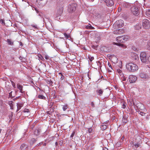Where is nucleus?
I'll return each mask as SVG.
<instances>
[{
  "label": "nucleus",
  "instance_id": "nucleus-1",
  "mask_svg": "<svg viewBox=\"0 0 150 150\" xmlns=\"http://www.w3.org/2000/svg\"><path fill=\"white\" fill-rule=\"evenodd\" d=\"M126 66L127 70L130 72H134L138 69V67L137 65L132 62L127 64Z\"/></svg>",
  "mask_w": 150,
  "mask_h": 150
},
{
  "label": "nucleus",
  "instance_id": "nucleus-2",
  "mask_svg": "<svg viewBox=\"0 0 150 150\" xmlns=\"http://www.w3.org/2000/svg\"><path fill=\"white\" fill-rule=\"evenodd\" d=\"M116 41L117 42H113V44L119 46L123 48H126V47L122 43H124L127 40L128 38H117Z\"/></svg>",
  "mask_w": 150,
  "mask_h": 150
},
{
  "label": "nucleus",
  "instance_id": "nucleus-3",
  "mask_svg": "<svg viewBox=\"0 0 150 150\" xmlns=\"http://www.w3.org/2000/svg\"><path fill=\"white\" fill-rule=\"evenodd\" d=\"M77 4L75 3L70 4L68 6V11L69 13H71L75 11Z\"/></svg>",
  "mask_w": 150,
  "mask_h": 150
},
{
  "label": "nucleus",
  "instance_id": "nucleus-4",
  "mask_svg": "<svg viewBox=\"0 0 150 150\" xmlns=\"http://www.w3.org/2000/svg\"><path fill=\"white\" fill-rule=\"evenodd\" d=\"M104 34H105L103 33L97 32L95 31L92 32L90 34L91 37L95 38H98L99 37H100L105 36V35H104Z\"/></svg>",
  "mask_w": 150,
  "mask_h": 150
},
{
  "label": "nucleus",
  "instance_id": "nucleus-5",
  "mask_svg": "<svg viewBox=\"0 0 150 150\" xmlns=\"http://www.w3.org/2000/svg\"><path fill=\"white\" fill-rule=\"evenodd\" d=\"M63 11V7L61 6L59 7L58 9L57 12L56 14V19L57 20H59L60 18V17L61 16L62 14Z\"/></svg>",
  "mask_w": 150,
  "mask_h": 150
},
{
  "label": "nucleus",
  "instance_id": "nucleus-6",
  "mask_svg": "<svg viewBox=\"0 0 150 150\" xmlns=\"http://www.w3.org/2000/svg\"><path fill=\"white\" fill-rule=\"evenodd\" d=\"M139 8L135 6H132L131 8V11L134 15L138 16L139 14Z\"/></svg>",
  "mask_w": 150,
  "mask_h": 150
},
{
  "label": "nucleus",
  "instance_id": "nucleus-7",
  "mask_svg": "<svg viewBox=\"0 0 150 150\" xmlns=\"http://www.w3.org/2000/svg\"><path fill=\"white\" fill-rule=\"evenodd\" d=\"M142 26L145 29H148L150 27V22L146 19H144L142 21Z\"/></svg>",
  "mask_w": 150,
  "mask_h": 150
},
{
  "label": "nucleus",
  "instance_id": "nucleus-8",
  "mask_svg": "<svg viewBox=\"0 0 150 150\" xmlns=\"http://www.w3.org/2000/svg\"><path fill=\"white\" fill-rule=\"evenodd\" d=\"M123 21L122 20H120L115 22L113 25V26L115 27V28L116 27L121 28L123 26Z\"/></svg>",
  "mask_w": 150,
  "mask_h": 150
},
{
  "label": "nucleus",
  "instance_id": "nucleus-9",
  "mask_svg": "<svg viewBox=\"0 0 150 150\" xmlns=\"http://www.w3.org/2000/svg\"><path fill=\"white\" fill-rule=\"evenodd\" d=\"M140 59L142 62L146 63L147 61L146 54L145 52H142L140 54Z\"/></svg>",
  "mask_w": 150,
  "mask_h": 150
},
{
  "label": "nucleus",
  "instance_id": "nucleus-10",
  "mask_svg": "<svg viewBox=\"0 0 150 150\" xmlns=\"http://www.w3.org/2000/svg\"><path fill=\"white\" fill-rule=\"evenodd\" d=\"M139 76L141 78L146 80L148 79L149 78L148 75L144 72H142L140 73Z\"/></svg>",
  "mask_w": 150,
  "mask_h": 150
},
{
  "label": "nucleus",
  "instance_id": "nucleus-11",
  "mask_svg": "<svg viewBox=\"0 0 150 150\" xmlns=\"http://www.w3.org/2000/svg\"><path fill=\"white\" fill-rule=\"evenodd\" d=\"M129 80L130 83L134 82L137 80V77L131 75L129 77Z\"/></svg>",
  "mask_w": 150,
  "mask_h": 150
},
{
  "label": "nucleus",
  "instance_id": "nucleus-12",
  "mask_svg": "<svg viewBox=\"0 0 150 150\" xmlns=\"http://www.w3.org/2000/svg\"><path fill=\"white\" fill-rule=\"evenodd\" d=\"M105 2L108 6H112L114 5V3L113 0H105Z\"/></svg>",
  "mask_w": 150,
  "mask_h": 150
},
{
  "label": "nucleus",
  "instance_id": "nucleus-13",
  "mask_svg": "<svg viewBox=\"0 0 150 150\" xmlns=\"http://www.w3.org/2000/svg\"><path fill=\"white\" fill-rule=\"evenodd\" d=\"M37 3L41 6L45 5L47 2V0H37Z\"/></svg>",
  "mask_w": 150,
  "mask_h": 150
},
{
  "label": "nucleus",
  "instance_id": "nucleus-14",
  "mask_svg": "<svg viewBox=\"0 0 150 150\" xmlns=\"http://www.w3.org/2000/svg\"><path fill=\"white\" fill-rule=\"evenodd\" d=\"M144 32L142 31L141 32L140 34H139V33H136V34H134L133 36V37H142L144 36V35H145L146 34Z\"/></svg>",
  "mask_w": 150,
  "mask_h": 150
},
{
  "label": "nucleus",
  "instance_id": "nucleus-15",
  "mask_svg": "<svg viewBox=\"0 0 150 150\" xmlns=\"http://www.w3.org/2000/svg\"><path fill=\"white\" fill-rule=\"evenodd\" d=\"M128 117L127 115H124L122 118V121L124 124L126 123L127 122V118Z\"/></svg>",
  "mask_w": 150,
  "mask_h": 150
},
{
  "label": "nucleus",
  "instance_id": "nucleus-16",
  "mask_svg": "<svg viewBox=\"0 0 150 150\" xmlns=\"http://www.w3.org/2000/svg\"><path fill=\"white\" fill-rule=\"evenodd\" d=\"M41 131L40 129L38 128L35 130L34 131V134L36 136H38L40 134V133Z\"/></svg>",
  "mask_w": 150,
  "mask_h": 150
},
{
  "label": "nucleus",
  "instance_id": "nucleus-17",
  "mask_svg": "<svg viewBox=\"0 0 150 150\" xmlns=\"http://www.w3.org/2000/svg\"><path fill=\"white\" fill-rule=\"evenodd\" d=\"M37 141L36 139H35L33 138H31L29 141V143L31 145H32Z\"/></svg>",
  "mask_w": 150,
  "mask_h": 150
},
{
  "label": "nucleus",
  "instance_id": "nucleus-18",
  "mask_svg": "<svg viewBox=\"0 0 150 150\" xmlns=\"http://www.w3.org/2000/svg\"><path fill=\"white\" fill-rule=\"evenodd\" d=\"M142 26L140 24H137L134 26V29L136 30H139L141 29Z\"/></svg>",
  "mask_w": 150,
  "mask_h": 150
},
{
  "label": "nucleus",
  "instance_id": "nucleus-19",
  "mask_svg": "<svg viewBox=\"0 0 150 150\" xmlns=\"http://www.w3.org/2000/svg\"><path fill=\"white\" fill-rule=\"evenodd\" d=\"M17 88L20 90V92L22 93L23 91V86L22 85H21L19 84H17Z\"/></svg>",
  "mask_w": 150,
  "mask_h": 150
},
{
  "label": "nucleus",
  "instance_id": "nucleus-20",
  "mask_svg": "<svg viewBox=\"0 0 150 150\" xmlns=\"http://www.w3.org/2000/svg\"><path fill=\"white\" fill-rule=\"evenodd\" d=\"M96 93L100 96H101L103 93V90L102 89H98L96 91Z\"/></svg>",
  "mask_w": 150,
  "mask_h": 150
},
{
  "label": "nucleus",
  "instance_id": "nucleus-21",
  "mask_svg": "<svg viewBox=\"0 0 150 150\" xmlns=\"http://www.w3.org/2000/svg\"><path fill=\"white\" fill-rule=\"evenodd\" d=\"M7 42L8 44L10 45H13V42L10 39H8L7 40Z\"/></svg>",
  "mask_w": 150,
  "mask_h": 150
},
{
  "label": "nucleus",
  "instance_id": "nucleus-22",
  "mask_svg": "<svg viewBox=\"0 0 150 150\" xmlns=\"http://www.w3.org/2000/svg\"><path fill=\"white\" fill-rule=\"evenodd\" d=\"M108 65L109 66V67L108 68V71L111 72L112 70V66L109 63H108Z\"/></svg>",
  "mask_w": 150,
  "mask_h": 150
},
{
  "label": "nucleus",
  "instance_id": "nucleus-23",
  "mask_svg": "<svg viewBox=\"0 0 150 150\" xmlns=\"http://www.w3.org/2000/svg\"><path fill=\"white\" fill-rule=\"evenodd\" d=\"M27 147L25 144H23L21 145L20 148L22 150H24V149H25Z\"/></svg>",
  "mask_w": 150,
  "mask_h": 150
},
{
  "label": "nucleus",
  "instance_id": "nucleus-24",
  "mask_svg": "<svg viewBox=\"0 0 150 150\" xmlns=\"http://www.w3.org/2000/svg\"><path fill=\"white\" fill-rule=\"evenodd\" d=\"M17 105V106L18 110H19L23 106V104L18 103Z\"/></svg>",
  "mask_w": 150,
  "mask_h": 150
},
{
  "label": "nucleus",
  "instance_id": "nucleus-25",
  "mask_svg": "<svg viewBox=\"0 0 150 150\" xmlns=\"http://www.w3.org/2000/svg\"><path fill=\"white\" fill-rule=\"evenodd\" d=\"M121 30V29L116 30L113 31V33L114 34H117L120 33V30Z\"/></svg>",
  "mask_w": 150,
  "mask_h": 150
},
{
  "label": "nucleus",
  "instance_id": "nucleus-26",
  "mask_svg": "<svg viewBox=\"0 0 150 150\" xmlns=\"http://www.w3.org/2000/svg\"><path fill=\"white\" fill-rule=\"evenodd\" d=\"M38 98L40 99H45V97L42 95H39L38 96Z\"/></svg>",
  "mask_w": 150,
  "mask_h": 150
},
{
  "label": "nucleus",
  "instance_id": "nucleus-27",
  "mask_svg": "<svg viewBox=\"0 0 150 150\" xmlns=\"http://www.w3.org/2000/svg\"><path fill=\"white\" fill-rule=\"evenodd\" d=\"M67 106L68 105L67 104H66L63 106L62 109L64 111H65L67 109Z\"/></svg>",
  "mask_w": 150,
  "mask_h": 150
},
{
  "label": "nucleus",
  "instance_id": "nucleus-28",
  "mask_svg": "<svg viewBox=\"0 0 150 150\" xmlns=\"http://www.w3.org/2000/svg\"><path fill=\"white\" fill-rule=\"evenodd\" d=\"M133 59H134L135 60H137L138 59H139V58L138 56L137 55H135L133 57Z\"/></svg>",
  "mask_w": 150,
  "mask_h": 150
},
{
  "label": "nucleus",
  "instance_id": "nucleus-29",
  "mask_svg": "<svg viewBox=\"0 0 150 150\" xmlns=\"http://www.w3.org/2000/svg\"><path fill=\"white\" fill-rule=\"evenodd\" d=\"M64 35L65 38H71L70 35L69 34H67L66 33H64Z\"/></svg>",
  "mask_w": 150,
  "mask_h": 150
},
{
  "label": "nucleus",
  "instance_id": "nucleus-30",
  "mask_svg": "<svg viewBox=\"0 0 150 150\" xmlns=\"http://www.w3.org/2000/svg\"><path fill=\"white\" fill-rule=\"evenodd\" d=\"M70 39H71L72 41V42L74 41L75 42H74V43L75 44H77V45H78V44H79V41H75V40H73L72 39V38H70Z\"/></svg>",
  "mask_w": 150,
  "mask_h": 150
},
{
  "label": "nucleus",
  "instance_id": "nucleus-31",
  "mask_svg": "<svg viewBox=\"0 0 150 150\" xmlns=\"http://www.w3.org/2000/svg\"><path fill=\"white\" fill-rule=\"evenodd\" d=\"M38 57L41 60H43L44 59L43 57L40 54H38Z\"/></svg>",
  "mask_w": 150,
  "mask_h": 150
},
{
  "label": "nucleus",
  "instance_id": "nucleus-32",
  "mask_svg": "<svg viewBox=\"0 0 150 150\" xmlns=\"http://www.w3.org/2000/svg\"><path fill=\"white\" fill-rule=\"evenodd\" d=\"M147 48L149 50H150V41H148V42Z\"/></svg>",
  "mask_w": 150,
  "mask_h": 150
},
{
  "label": "nucleus",
  "instance_id": "nucleus-33",
  "mask_svg": "<svg viewBox=\"0 0 150 150\" xmlns=\"http://www.w3.org/2000/svg\"><path fill=\"white\" fill-rule=\"evenodd\" d=\"M0 22L3 25H5V23L4 22V21L3 19H1L0 20Z\"/></svg>",
  "mask_w": 150,
  "mask_h": 150
},
{
  "label": "nucleus",
  "instance_id": "nucleus-34",
  "mask_svg": "<svg viewBox=\"0 0 150 150\" xmlns=\"http://www.w3.org/2000/svg\"><path fill=\"white\" fill-rule=\"evenodd\" d=\"M117 71L118 73L120 75H122V71L120 69L117 70Z\"/></svg>",
  "mask_w": 150,
  "mask_h": 150
},
{
  "label": "nucleus",
  "instance_id": "nucleus-35",
  "mask_svg": "<svg viewBox=\"0 0 150 150\" xmlns=\"http://www.w3.org/2000/svg\"><path fill=\"white\" fill-rule=\"evenodd\" d=\"M139 113L142 116H143L145 115V113L143 112H141L140 111H139Z\"/></svg>",
  "mask_w": 150,
  "mask_h": 150
},
{
  "label": "nucleus",
  "instance_id": "nucleus-36",
  "mask_svg": "<svg viewBox=\"0 0 150 150\" xmlns=\"http://www.w3.org/2000/svg\"><path fill=\"white\" fill-rule=\"evenodd\" d=\"M93 130L92 129V128H89L88 129V132L89 133H91Z\"/></svg>",
  "mask_w": 150,
  "mask_h": 150
},
{
  "label": "nucleus",
  "instance_id": "nucleus-37",
  "mask_svg": "<svg viewBox=\"0 0 150 150\" xmlns=\"http://www.w3.org/2000/svg\"><path fill=\"white\" fill-rule=\"evenodd\" d=\"M132 49L134 51H137V49L134 46H132Z\"/></svg>",
  "mask_w": 150,
  "mask_h": 150
},
{
  "label": "nucleus",
  "instance_id": "nucleus-38",
  "mask_svg": "<svg viewBox=\"0 0 150 150\" xmlns=\"http://www.w3.org/2000/svg\"><path fill=\"white\" fill-rule=\"evenodd\" d=\"M29 109L26 108L24 110H23V112H29Z\"/></svg>",
  "mask_w": 150,
  "mask_h": 150
},
{
  "label": "nucleus",
  "instance_id": "nucleus-39",
  "mask_svg": "<svg viewBox=\"0 0 150 150\" xmlns=\"http://www.w3.org/2000/svg\"><path fill=\"white\" fill-rule=\"evenodd\" d=\"M31 26L33 27L35 29H37V26L36 25H31Z\"/></svg>",
  "mask_w": 150,
  "mask_h": 150
},
{
  "label": "nucleus",
  "instance_id": "nucleus-40",
  "mask_svg": "<svg viewBox=\"0 0 150 150\" xmlns=\"http://www.w3.org/2000/svg\"><path fill=\"white\" fill-rule=\"evenodd\" d=\"M88 58L91 61H92L94 59L93 57H89Z\"/></svg>",
  "mask_w": 150,
  "mask_h": 150
},
{
  "label": "nucleus",
  "instance_id": "nucleus-41",
  "mask_svg": "<svg viewBox=\"0 0 150 150\" xmlns=\"http://www.w3.org/2000/svg\"><path fill=\"white\" fill-rule=\"evenodd\" d=\"M134 145L136 148L138 147L139 146V144L138 143L136 144H134Z\"/></svg>",
  "mask_w": 150,
  "mask_h": 150
},
{
  "label": "nucleus",
  "instance_id": "nucleus-42",
  "mask_svg": "<svg viewBox=\"0 0 150 150\" xmlns=\"http://www.w3.org/2000/svg\"><path fill=\"white\" fill-rule=\"evenodd\" d=\"M91 105L93 107H94L95 105L93 102H92L91 103Z\"/></svg>",
  "mask_w": 150,
  "mask_h": 150
},
{
  "label": "nucleus",
  "instance_id": "nucleus-43",
  "mask_svg": "<svg viewBox=\"0 0 150 150\" xmlns=\"http://www.w3.org/2000/svg\"><path fill=\"white\" fill-rule=\"evenodd\" d=\"M75 132L74 131H73L72 133L71 134V135L70 137H72L74 136V134H75Z\"/></svg>",
  "mask_w": 150,
  "mask_h": 150
},
{
  "label": "nucleus",
  "instance_id": "nucleus-44",
  "mask_svg": "<svg viewBox=\"0 0 150 150\" xmlns=\"http://www.w3.org/2000/svg\"><path fill=\"white\" fill-rule=\"evenodd\" d=\"M12 91H11V92H10L9 93V96H10V97H14V96H12Z\"/></svg>",
  "mask_w": 150,
  "mask_h": 150
},
{
  "label": "nucleus",
  "instance_id": "nucleus-45",
  "mask_svg": "<svg viewBox=\"0 0 150 150\" xmlns=\"http://www.w3.org/2000/svg\"><path fill=\"white\" fill-rule=\"evenodd\" d=\"M126 107V106L124 104H123L122 105V107L123 108L125 109V108Z\"/></svg>",
  "mask_w": 150,
  "mask_h": 150
},
{
  "label": "nucleus",
  "instance_id": "nucleus-46",
  "mask_svg": "<svg viewBox=\"0 0 150 150\" xmlns=\"http://www.w3.org/2000/svg\"><path fill=\"white\" fill-rule=\"evenodd\" d=\"M103 129L104 130L105 129H106V128L107 127H106V125H103Z\"/></svg>",
  "mask_w": 150,
  "mask_h": 150
},
{
  "label": "nucleus",
  "instance_id": "nucleus-47",
  "mask_svg": "<svg viewBox=\"0 0 150 150\" xmlns=\"http://www.w3.org/2000/svg\"><path fill=\"white\" fill-rule=\"evenodd\" d=\"M43 143V142H41L40 143H39V144H38L36 146H39L40 145H41V144H42Z\"/></svg>",
  "mask_w": 150,
  "mask_h": 150
},
{
  "label": "nucleus",
  "instance_id": "nucleus-48",
  "mask_svg": "<svg viewBox=\"0 0 150 150\" xmlns=\"http://www.w3.org/2000/svg\"><path fill=\"white\" fill-rule=\"evenodd\" d=\"M45 58L46 59H48V57L47 55H45Z\"/></svg>",
  "mask_w": 150,
  "mask_h": 150
},
{
  "label": "nucleus",
  "instance_id": "nucleus-49",
  "mask_svg": "<svg viewBox=\"0 0 150 150\" xmlns=\"http://www.w3.org/2000/svg\"><path fill=\"white\" fill-rule=\"evenodd\" d=\"M126 80V78L125 77H123V79H122V80L123 81H125Z\"/></svg>",
  "mask_w": 150,
  "mask_h": 150
},
{
  "label": "nucleus",
  "instance_id": "nucleus-50",
  "mask_svg": "<svg viewBox=\"0 0 150 150\" xmlns=\"http://www.w3.org/2000/svg\"><path fill=\"white\" fill-rule=\"evenodd\" d=\"M12 101H10L9 102V104L10 105V106H11V105L12 104Z\"/></svg>",
  "mask_w": 150,
  "mask_h": 150
},
{
  "label": "nucleus",
  "instance_id": "nucleus-51",
  "mask_svg": "<svg viewBox=\"0 0 150 150\" xmlns=\"http://www.w3.org/2000/svg\"><path fill=\"white\" fill-rule=\"evenodd\" d=\"M148 60L149 61L150 63V56H149V57H148Z\"/></svg>",
  "mask_w": 150,
  "mask_h": 150
},
{
  "label": "nucleus",
  "instance_id": "nucleus-52",
  "mask_svg": "<svg viewBox=\"0 0 150 150\" xmlns=\"http://www.w3.org/2000/svg\"><path fill=\"white\" fill-rule=\"evenodd\" d=\"M12 85H13V86L15 88V83H13V84Z\"/></svg>",
  "mask_w": 150,
  "mask_h": 150
},
{
  "label": "nucleus",
  "instance_id": "nucleus-53",
  "mask_svg": "<svg viewBox=\"0 0 150 150\" xmlns=\"http://www.w3.org/2000/svg\"><path fill=\"white\" fill-rule=\"evenodd\" d=\"M20 45L21 46H23V44L21 42H20Z\"/></svg>",
  "mask_w": 150,
  "mask_h": 150
},
{
  "label": "nucleus",
  "instance_id": "nucleus-54",
  "mask_svg": "<svg viewBox=\"0 0 150 150\" xmlns=\"http://www.w3.org/2000/svg\"><path fill=\"white\" fill-rule=\"evenodd\" d=\"M43 145L44 146H46V143H44L43 144Z\"/></svg>",
  "mask_w": 150,
  "mask_h": 150
},
{
  "label": "nucleus",
  "instance_id": "nucleus-55",
  "mask_svg": "<svg viewBox=\"0 0 150 150\" xmlns=\"http://www.w3.org/2000/svg\"><path fill=\"white\" fill-rule=\"evenodd\" d=\"M53 94H54V95H55V93H53ZM54 98H56V96H55V95H54Z\"/></svg>",
  "mask_w": 150,
  "mask_h": 150
},
{
  "label": "nucleus",
  "instance_id": "nucleus-56",
  "mask_svg": "<svg viewBox=\"0 0 150 150\" xmlns=\"http://www.w3.org/2000/svg\"><path fill=\"white\" fill-rule=\"evenodd\" d=\"M58 143L57 142H56V143H55L56 145V146L57 145H58Z\"/></svg>",
  "mask_w": 150,
  "mask_h": 150
},
{
  "label": "nucleus",
  "instance_id": "nucleus-57",
  "mask_svg": "<svg viewBox=\"0 0 150 150\" xmlns=\"http://www.w3.org/2000/svg\"><path fill=\"white\" fill-rule=\"evenodd\" d=\"M123 36H118L117 37V38H122V37Z\"/></svg>",
  "mask_w": 150,
  "mask_h": 150
},
{
  "label": "nucleus",
  "instance_id": "nucleus-58",
  "mask_svg": "<svg viewBox=\"0 0 150 150\" xmlns=\"http://www.w3.org/2000/svg\"><path fill=\"white\" fill-rule=\"evenodd\" d=\"M93 28V27H92L91 25V26H89V28Z\"/></svg>",
  "mask_w": 150,
  "mask_h": 150
},
{
  "label": "nucleus",
  "instance_id": "nucleus-59",
  "mask_svg": "<svg viewBox=\"0 0 150 150\" xmlns=\"http://www.w3.org/2000/svg\"><path fill=\"white\" fill-rule=\"evenodd\" d=\"M32 128H33V127H34V126L33 125H32L30 126Z\"/></svg>",
  "mask_w": 150,
  "mask_h": 150
},
{
  "label": "nucleus",
  "instance_id": "nucleus-60",
  "mask_svg": "<svg viewBox=\"0 0 150 150\" xmlns=\"http://www.w3.org/2000/svg\"><path fill=\"white\" fill-rule=\"evenodd\" d=\"M63 79V78L62 76V77H61V80H62Z\"/></svg>",
  "mask_w": 150,
  "mask_h": 150
},
{
  "label": "nucleus",
  "instance_id": "nucleus-61",
  "mask_svg": "<svg viewBox=\"0 0 150 150\" xmlns=\"http://www.w3.org/2000/svg\"><path fill=\"white\" fill-rule=\"evenodd\" d=\"M125 4H127V3H125ZM126 7H127V6H126Z\"/></svg>",
  "mask_w": 150,
  "mask_h": 150
},
{
  "label": "nucleus",
  "instance_id": "nucleus-62",
  "mask_svg": "<svg viewBox=\"0 0 150 150\" xmlns=\"http://www.w3.org/2000/svg\"><path fill=\"white\" fill-rule=\"evenodd\" d=\"M11 83H13V81H11Z\"/></svg>",
  "mask_w": 150,
  "mask_h": 150
},
{
  "label": "nucleus",
  "instance_id": "nucleus-63",
  "mask_svg": "<svg viewBox=\"0 0 150 150\" xmlns=\"http://www.w3.org/2000/svg\"><path fill=\"white\" fill-rule=\"evenodd\" d=\"M92 1H94V0H91Z\"/></svg>",
  "mask_w": 150,
  "mask_h": 150
},
{
  "label": "nucleus",
  "instance_id": "nucleus-64",
  "mask_svg": "<svg viewBox=\"0 0 150 150\" xmlns=\"http://www.w3.org/2000/svg\"><path fill=\"white\" fill-rule=\"evenodd\" d=\"M1 129H0V133L1 132Z\"/></svg>",
  "mask_w": 150,
  "mask_h": 150
}]
</instances>
